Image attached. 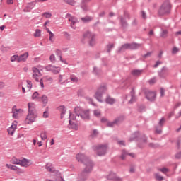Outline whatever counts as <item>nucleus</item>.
<instances>
[{"label": "nucleus", "mask_w": 181, "mask_h": 181, "mask_svg": "<svg viewBox=\"0 0 181 181\" xmlns=\"http://www.w3.org/2000/svg\"><path fill=\"white\" fill-rule=\"evenodd\" d=\"M74 111L77 117H80L82 119H90V110L83 109L80 107H76Z\"/></svg>", "instance_id": "7ed1b4c3"}, {"label": "nucleus", "mask_w": 181, "mask_h": 181, "mask_svg": "<svg viewBox=\"0 0 181 181\" xmlns=\"http://www.w3.org/2000/svg\"><path fill=\"white\" fill-rule=\"evenodd\" d=\"M6 168H8V169H11V170H15L16 172L19 170V168L12 164H6Z\"/></svg>", "instance_id": "5701e85b"}, {"label": "nucleus", "mask_w": 181, "mask_h": 181, "mask_svg": "<svg viewBox=\"0 0 181 181\" xmlns=\"http://www.w3.org/2000/svg\"><path fill=\"white\" fill-rule=\"evenodd\" d=\"M93 74H95V76H98V74H101V69L97 68V66H94L93 67Z\"/></svg>", "instance_id": "cd10ccee"}, {"label": "nucleus", "mask_w": 181, "mask_h": 181, "mask_svg": "<svg viewBox=\"0 0 181 181\" xmlns=\"http://www.w3.org/2000/svg\"><path fill=\"white\" fill-rule=\"evenodd\" d=\"M168 36V30H163L162 33H161V37H166Z\"/></svg>", "instance_id": "864d4df0"}, {"label": "nucleus", "mask_w": 181, "mask_h": 181, "mask_svg": "<svg viewBox=\"0 0 181 181\" xmlns=\"http://www.w3.org/2000/svg\"><path fill=\"white\" fill-rule=\"evenodd\" d=\"M19 111H21V110L16 109V106L13 107V118H15L16 119H18V112H19Z\"/></svg>", "instance_id": "6ab92c4d"}, {"label": "nucleus", "mask_w": 181, "mask_h": 181, "mask_svg": "<svg viewBox=\"0 0 181 181\" xmlns=\"http://www.w3.org/2000/svg\"><path fill=\"white\" fill-rule=\"evenodd\" d=\"M11 163H13V165H20L21 159H18L16 158H13L11 159Z\"/></svg>", "instance_id": "c756f323"}, {"label": "nucleus", "mask_w": 181, "mask_h": 181, "mask_svg": "<svg viewBox=\"0 0 181 181\" xmlns=\"http://www.w3.org/2000/svg\"><path fill=\"white\" fill-rule=\"evenodd\" d=\"M100 121L103 124H107L108 122V119L105 117H102Z\"/></svg>", "instance_id": "bf43d9fd"}, {"label": "nucleus", "mask_w": 181, "mask_h": 181, "mask_svg": "<svg viewBox=\"0 0 181 181\" xmlns=\"http://www.w3.org/2000/svg\"><path fill=\"white\" fill-rule=\"evenodd\" d=\"M93 149L98 156H104L107 153V145L105 144L93 146Z\"/></svg>", "instance_id": "20e7f679"}, {"label": "nucleus", "mask_w": 181, "mask_h": 181, "mask_svg": "<svg viewBox=\"0 0 181 181\" xmlns=\"http://www.w3.org/2000/svg\"><path fill=\"white\" fill-rule=\"evenodd\" d=\"M146 97L149 101H155L156 98V93L152 90H147L146 92Z\"/></svg>", "instance_id": "ddd939ff"}, {"label": "nucleus", "mask_w": 181, "mask_h": 181, "mask_svg": "<svg viewBox=\"0 0 181 181\" xmlns=\"http://www.w3.org/2000/svg\"><path fill=\"white\" fill-rule=\"evenodd\" d=\"M55 181H64L60 172L59 174H55Z\"/></svg>", "instance_id": "c85d7f7f"}, {"label": "nucleus", "mask_w": 181, "mask_h": 181, "mask_svg": "<svg viewBox=\"0 0 181 181\" xmlns=\"http://www.w3.org/2000/svg\"><path fill=\"white\" fill-rule=\"evenodd\" d=\"M64 2H65V4H68V5H71L72 6H74V5H76L75 0H64Z\"/></svg>", "instance_id": "2f4dec72"}, {"label": "nucleus", "mask_w": 181, "mask_h": 181, "mask_svg": "<svg viewBox=\"0 0 181 181\" xmlns=\"http://www.w3.org/2000/svg\"><path fill=\"white\" fill-rule=\"evenodd\" d=\"M32 99L33 100H40V98H39V93L37 91H35L33 93L32 95Z\"/></svg>", "instance_id": "473e14b6"}, {"label": "nucleus", "mask_w": 181, "mask_h": 181, "mask_svg": "<svg viewBox=\"0 0 181 181\" xmlns=\"http://www.w3.org/2000/svg\"><path fill=\"white\" fill-rule=\"evenodd\" d=\"M127 155H128V153H127V151H125V150H123L122 151V156H121V159H122L124 160V159H125V157L127 156Z\"/></svg>", "instance_id": "de8ad7c7"}, {"label": "nucleus", "mask_w": 181, "mask_h": 181, "mask_svg": "<svg viewBox=\"0 0 181 181\" xmlns=\"http://www.w3.org/2000/svg\"><path fill=\"white\" fill-rule=\"evenodd\" d=\"M41 35H42V31L39 29H37L35 30V33H34V37H40Z\"/></svg>", "instance_id": "e433bc0d"}, {"label": "nucleus", "mask_w": 181, "mask_h": 181, "mask_svg": "<svg viewBox=\"0 0 181 181\" xmlns=\"http://www.w3.org/2000/svg\"><path fill=\"white\" fill-rule=\"evenodd\" d=\"M107 179L109 180H114V173H111L108 176H107Z\"/></svg>", "instance_id": "4d7b16f0"}, {"label": "nucleus", "mask_w": 181, "mask_h": 181, "mask_svg": "<svg viewBox=\"0 0 181 181\" xmlns=\"http://www.w3.org/2000/svg\"><path fill=\"white\" fill-rule=\"evenodd\" d=\"M40 138L42 141H46V139H47V132L46 131H42L40 133Z\"/></svg>", "instance_id": "b1692460"}, {"label": "nucleus", "mask_w": 181, "mask_h": 181, "mask_svg": "<svg viewBox=\"0 0 181 181\" xmlns=\"http://www.w3.org/2000/svg\"><path fill=\"white\" fill-rule=\"evenodd\" d=\"M55 54L57 56H58V57H59V59L62 57V50L60 49H57L55 51Z\"/></svg>", "instance_id": "09e8293b"}, {"label": "nucleus", "mask_w": 181, "mask_h": 181, "mask_svg": "<svg viewBox=\"0 0 181 181\" xmlns=\"http://www.w3.org/2000/svg\"><path fill=\"white\" fill-rule=\"evenodd\" d=\"M105 102L106 104H110V105H112V104H114V98H111L110 95H107Z\"/></svg>", "instance_id": "aec40b11"}, {"label": "nucleus", "mask_w": 181, "mask_h": 181, "mask_svg": "<svg viewBox=\"0 0 181 181\" xmlns=\"http://www.w3.org/2000/svg\"><path fill=\"white\" fill-rule=\"evenodd\" d=\"M39 82H40V86L41 88H45V84L43 83V79L41 78L39 81Z\"/></svg>", "instance_id": "e2e57ef3"}, {"label": "nucleus", "mask_w": 181, "mask_h": 181, "mask_svg": "<svg viewBox=\"0 0 181 181\" xmlns=\"http://www.w3.org/2000/svg\"><path fill=\"white\" fill-rule=\"evenodd\" d=\"M35 5H36V1H32L30 3H28L27 5L28 11H32V9H33V8H35Z\"/></svg>", "instance_id": "4be33fe9"}, {"label": "nucleus", "mask_w": 181, "mask_h": 181, "mask_svg": "<svg viewBox=\"0 0 181 181\" xmlns=\"http://www.w3.org/2000/svg\"><path fill=\"white\" fill-rule=\"evenodd\" d=\"M26 83H27V88H28V91H30V90H32V87H33L32 81L27 80Z\"/></svg>", "instance_id": "4c0bfd02"}, {"label": "nucleus", "mask_w": 181, "mask_h": 181, "mask_svg": "<svg viewBox=\"0 0 181 181\" xmlns=\"http://www.w3.org/2000/svg\"><path fill=\"white\" fill-rule=\"evenodd\" d=\"M83 165H85V168L79 175V179H81V181L87 180L88 174L93 172V169L94 168V163L90 158L86 161Z\"/></svg>", "instance_id": "f257e3e1"}, {"label": "nucleus", "mask_w": 181, "mask_h": 181, "mask_svg": "<svg viewBox=\"0 0 181 181\" xmlns=\"http://www.w3.org/2000/svg\"><path fill=\"white\" fill-rule=\"evenodd\" d=\"M112 49H114V44H109L107 46V53H110V52H111V50H112Z\"/></svg>", "instance_id": "a19ab883"}, {"label": "nucleus", "mask_w": 181, "mask_h": 181, "mask_svg": "<svg viewBox=\"0 0 181 181\" xmlns=\"http://www.w3.org/2000/svg\"><path fill=\"white\" fill-rule=\"evenodd\" d=\"M76 159L79 163H85V162H87L90 159L87 156H86L84 153H79L76 154Z\"/></svg>", "instance_id": "9b49d317"}, {"label": "nucleus", "mask_w": 181, "mask_h": 181, "mask_svg": "<svg viewBox=\"0 0 181 181\" xmlns=\"http://www.w3.org/2000/svg\"><path fill=\"white\" fill-rule=\"evenodd\" d=\"M81 8L83 9V11H88V6H87V4H82Z\"/></svg>", "instance_id": "37998d69"}, {"label": "nucleus", "mask_w": 181, "mask_h": 181, "mask_svg": "<svg viewBox=\"0 0 181 181\" xmlns=\"http://www.w3.org/2000/svg\"><path fill=\"white\" fill-rule=\"evenodd\" d=\"M114 181H122V178L118 176H115Z\"/></svg>", "instance_id": "338daca9"}, {"label": "nucleus", "mask_w": 181, "mask_h": 181, "mask_svg": "<svg viewBox=\"0 0 181 181\" xmlns=\"http://www.w3.org/2000/svg\"><path fill=\"white\" fill-rule=\"evenodd\" d=\"M45 169L47 170V172H50V173H54V175H60V172L56 170L50 163H47L45 165Z\"/></svg>", "instance_id": "f8f14e48"}, {"label": "nucleus", "mask_w": 181, "mask_h": 181, "mask_svg": "<svg viewBox=\"0 0 181 181\" xmlns=\"http://www.w3.org/2000/svg\"><path fill=\"white\" fill-rule=\"evenodd\" d=\"M120 21L122 26H123V28H125V26H127V16H124L123 17H121Z\"/></svg>", "instance_id": "a878e982"}, {"label": "nucleus", "mask_w": 181, "mask_h": 181, "mask_svg": "<svg viewBox=\"0 0 181 181\" xmlns=\"http://www.w3.org/2000/svg\"><path fill=\"white\" fill-rule=\"evenodd\" d=\"M53 37H54V34H53V33H50V34H49L50 42H54Z\"/></svg>", "instance_id": "680f3d73"}, {"label": "nucleus", "mask_w": 181, "mask_h": 181, "mask_svg": "<svg viewBox=\"0 0 181 181\" xmlns=\"http://www.w3.org/2000/svg\"><path fill=\"white\" fill-rule=\"evenodd\" d=\"M98 136V130L93 129V132L90 133L91 138H96Z\"/></svg>", "instance_id": "72a5a7b5"}, {"label": "nucleus", "mask_w": 181, "mask_h": 181, "mask_svg": "<svg viewBox=\"0 0 181 181\" xmlns=\"http://www.w3.org/2000/svg\"><path fill=\"white\" fill-rule=\"evenodd\" d=\"M93 114L95 117H100V115H101V111H100L99 110H95L93 111Z\"/></svg>", "instance_id": "49530a36"}, {"label": "nucleus", "mask_w": 181, "mask_h": 181, "mask_svg": "<svg viewBox=\"0 0 181 181\" xmlns=\"http://www.w3.org/2000/svg\"><path fill=\"white\" fill-rule=\"evenodd\" d=\"M28 57H29V52H25L18 57V62H26V60H28Z\"/></svg>", "instance_id": "dca6fc26"}, {"label": "nucleus", "mask_w": 181, "mask_h": 181, "mask_svg": "<svg viewBox=\"0 0 181 181\" xmlns=\"http://www.w3.org/2000/svg\"><path fill=\"white\" fill-rule=\"evenodd\" d=\"M46 71H52V73H53L54 74H59V73H60L62 69L60 68V66H54L53 65H47L45 67Z\"/></svg>", "instance_id": "9d476101"}, {"label": "nucleus", "mask_w": 181, "mask_h": 181, "mask_svg": "<svg viewBox=\"0 0 181 181\" xmlns=\"http://www.w3.org/2000/svg\"><path fill=\"white\" fill-rule=\"evenodd\" d=\"M159 76L163 78H165V77H168V76H169V69L166 67H163L160 71Z\"/></svg>", "instance_id": "2eb2a0df"}, {"label": "nucleus", "mask_w": 181, "mask_h": 181, "mask_svg": "<svg viewBox=\"0 0 181 181\" xmlns=\"http://www.w3.org/2000/svg\"><path fill=\"white\" fill-rule=\"evenodd\" d=\"M117 144H118L119 145H120V146H125V141H117Z\"/></svg>", "instance_id": "0e129e2a"}, {"label": "nucleus", "mask_w": 181, "mask_h": 181, "mask_svg": "<svg viewBox=\"0 0 181 181\" xmlns=\"http://www.w3.org/2000/svg\"><path fill=\"white\" fill-rule=\"evenodd\" d=\"M69 124L71 128H72V129H75L76 131H77V129H78V126H77V124H76V123H74L71 120L69 121Z\"/></svg>", "instance_id": "393cba45"}, {"label": "nucleus", "mask_w": 181, "mask_h": 181, "mask_svg": "<svg viewBox=\"0 0 181 181\" xmlns=\"http://www.w3.org/2000/svg\"><path fill=\"white\" fill-rule=\"evenodd\" d=\"M179 52V48L175 47L173 48V50H172V54H176V53Z\"/></svg>", "instance_id": "603ef678"}, {"label": "nucleus", "mask_w": 181, "mask_h": 181, "mask_svg": "<svg viewBox=\"0 0 181 181\" xmlns=\"http://www.w3.org/2000/svg\"><path fill=\"white\" fill-rule=\"evenodd\" d=\"M131 95H132V98L129 101L130 104H132V103H134V101H135V90L133 89L131 91Z\"/></svg>", "instance_id": "7c9ffc66"}, {"label": "nucleus", "mask_w": 181, "mask_h": 181, "mask_svg": "<svg viewBox=\"0 0 181 181\" xmlns=\"http://www.w3.org/2000/svg\"><path fill=\"white\" fill-rule=\"evenodd\" d=\"M33 74L42 75V73L40 72L39 69L36 67L33 68Z\"/></svg>", "instance_id": "c9c22d12"}, {"label": "nucleus", "mask_w": 181, "mask_h": 181, "mask_svg": "<svg viewBox=\"0 0 181 181\" xmlns=\"http://www.w3.org/2000/svg\"><path fill=\"white\" fill-rule=\"evenodd\" d=\"M86 100L88 101L89 104H92V105H95V104L93 103V99L91 98L87 97Z\"/></svg>", "instance_id": "13d9d810"}, {"label": "nucleus", "mask_w": 181, "mask_h": 181, "mask_svg": "<svg viewBox=\"0 0 181 181\" xmlns=\"http://www.w3.org/2000/svg\"><path fill=\"white\" fill-rule=\"evenodd\" d=\"M45 80H46L47 81H53V78H52V76H47L45 77H44Z\"/></svg>", "instance_id": "6e6d98bb"}, {"label": "nucleus", "mask_w": 181, "mask_h": 181, "mask_svg": "<svg viewBox=\"0 0 181 181\" xmlns=\"http://www.w3.org/2000/svg\"><path fill=\"white\" fill-rule=\"evenodd\" d=\"M49 59H50V62H52V63H56V57L54 56V54H52L49 57Z\"/></svg>", "instance_id": "3c124183"}, {"label": "nucleus", "mask_w": 181, "mask_h": 181, "mask_svg": "<svg viewBox=\"0 0 181 181\" xmlns=\"http://www.w3.org/2000/svg\"><path fill=\"white\" fill-rule=\"evenodd\" d=\"M83 37L90 39L89 41L90 46H94L95 45V35L88 31L83 34Z\"/></svg>", "instance_id": "1a4fd4ad"}, {"label": "nucleus", "mask_w": 181, "mask_h": 181, "mask_svg": "<svg viewBox=\"0 0 181 181\" xmlns=\"http://www.w3.org/2000/svg\"><path fill=\"white\" fill-rule=\"evenodd\" d=\"M132 76H141L142 74V70L134 69L132 71Z\"/></svg>", "instance_id": "bb28decb"}, {"label": "nucleus", "mask_w": 181, "mask_h": 181, "mask_svg": "<svg viewBox=\"0 0 181 181\" xmlns=\"http://www.w3.org/2000/svg\"><path fill=\"white\" fill-rule=\"evenodd\" d=\"M58 110L60 111L61 114H66V107H64V105L59 106Z\"/></svg>", "instance_id": "f704fd0d"}, {"label": "nucleus", "mask_w": 181, "mask_h": 181, "mask_svg": "<svg viewBox=\"0 0 181 181\" xmlns=\"http://www.w3.org/2000/svg\"><path fill=\"white\" fill-rule=\"evenodd\" d=\"M43 118H49V107H46V110L43 112Z\"/></svg>", "instance_id": "58836bf2"}, {"label": "nucleus", "mask_w": 181, "mask_h": 181, "mask_svg": "<svg viewBox=\"0 0 181 181\" xmlns=\"http://www.w3.org/2000/svg\"><path fill=\"white\" fill-rule=\"evenodd\" d=\"M18 59H19V56L13 55L11 57V62H16V60H18Z\"/></svg>", "instance_id": "8fccbe9b"}, {"label": "nucleus", "mask_w": 181, "mask_h": 181, "mask_svg": "<svg viewBox=\"0 0 181 181\" xmlns=\"http://www.w3.org/2000/svg\"><path fill=\"white\" fill-rule=\"evenodd\" d=\"M38 101H41L42 103L43 106L46 107L47 105V103H49V98L46 95H42Z\"/></svg>", "instance_id": "f3484780"}, {"label": "nucleus", "mask_w": 181, "mask_h": 181, "mask_svg": "<svg viewBox=\"0 0 181 181\" xmlns=\"http://www.w3.org/2000/svg\"><path fill=\"white\" fill-rule=\"evenodd\" d=\"M28 114L26 117V120L29 121L28 124H30L32 122H35L36 121V118H37V113L36 112V107L35 103H28Z\"/></svg>", "instance_id": "f03ea898"}, {"label": "nucleus", "mask_w": 181, "mask_h": 181, "mask_svg": "<svg viewBox=\"0 0 181 181\" xmlns=\"http://www.w3.org/2000/svg\"><path fill=\"white\" fill-rule=\"evenodd\" d=\"M82 22L84 23H88V22H91L93 21V17L91 16H85L81 18Z\"/></svg>", "instance_id": "412c9836"}, {"label": "nucleus", "mask_w": 181, "mask_h": 181, "mask_svg": "<svg viewBox=\"0 0 181 181\" xmlns=\"http://www.w3.org/2000/svg\"><path fill=\"white\" fill-rule=\"evenodd\" d=\"M170 13V3L165 1L160 7L159 10L160 15H166V13Z\"/></svg>", "instance_id": "423d86ee"}, {"label": "nucleus", "mask_w": 181, "mask_h": 181, "mask_svg": "<svg viewBox=\"0 0 181 181\" xmlns=\"http://www.w3.org/2000/svg\"><path fill=\"white\" fill-rule=\"evenodd\" d=\"M66 19H68L69 22H71V28L72 29H76V23H78V20L77 19V18H76L74 16H71V14L70 13H67L65 16Z\"/></svg>", "instance_id": "6e6552de"}, {"label": "nucleus", "mask_w": 181, "mask_h": 181, "mask_svg": "<svg viewBox=\"0 0 181 181\" xmlns=\"http://www.w3.org/2000/svg\"><path fill=\"white\" fill-rule=\"evenodd\" d=\"M70 80L74 83H77V81H78V78L74 75H71Z\"/></svg>", "instance_id": "79ce46f5"}, {"label": "nucleus", "mask_w": 181, "mask_h": 181, "mask_svg": "<svg viewBox=\"0 0 181 181\" xmlns=\"http://www.w3.org/2000/svg\"><path fill=\"white\" fill-rule=\"evenodd\" d=\"M42 16H44L45 18H52V13H50L49 12H45V13H42Z\"/></svg>", "instance_id": "a18cd8bd"}, {"label": "nucleus", "mask_w": 181, "mask_h": 181, "mask_svg": "<svg viewBox=\"0 0 181 181\" xmlns=\"http://www.w3.org/2000/svg\"><path fill=\"white\" fill-rule=\"evenodd\" d=\"M16 126V124H12L9 128L7 129L9 135H13V134H15Z\"/></svg>", "instance_id": "a211bd4d"}, {"label": "nucleus", "mask_w": 181, "mask_h": 181, "mask_svg": "<svg viewBox=\"0 0 181 181\" xmlns=\"http://www.w3.org/2000/svg\"><path fill=\"white\" fill-rule=\"evenodd\" d=\"M139 47H142L141 44L132 43V44H124L122 46L121 50H127V49H130L131 50H135L136 49H139Z\"/></svg>", "instance_id": "0eeeda50"}, {"label": "nucleus", "mask_w": 181, "mask_h": 181, "mask_svg": "<svg viewBox=\"0 0 181 181\" xmlns=\"http://www.w3.org/2000/svg\"><path fill=\"white\" fill-rule=\"evenodd\" d=\"M155 83H156V78H152L149 81V84H155Z\"/></svg>", "instance_id": "774afa93"}, {"label": "nucleus", "mask_w": 181, "mask_h": 181, "mask_svg": "<svg viewBox=\"0 0 181 181\" xmlns=\"http://www.w3.org/2000/svg\"><path fill=\"white\" fill-rule=\"evenodd\" d=\"M159 170H160V172H162L163 173H168V172H169V170H168V168H161Z\"/></svg>", "instance_id": "052dcab7"}, {"label": "nucleus", "mask_w": 181, "mask_h": 181, "mask_svg": "<svg viewBox=\"0 0 181 181\" xmlns=\"http://www.w3.org/2000/svg\"><path fill=\"white\" fill-rule=\"evenodd\" d=\"M107 91V85H102L100 86L97 91L95 93V98L97 99L98 101H99V103H103V94H105V92Z\"/></svg>", "instance_id": "39448f33"}, {"label": "nucleus", "mask_w": 181, "mask_h": 181, "mask_svg": "<svg viewBox=\"0 0 181 181\" xmlns=\"http://www.w3.org/2000/svg\"><path fill=\"white\" fill-rule=\"evenodd\" d=\"M32 77L37 83H39V77H42V75L33 74Z\"/></svg>", "instance_id": "ea45409f"}, {"label": "nucleus", "mask_w": 181, "mask_h": 181, "mask_svg": "<svg viewBox=\"0 0 181 181\" xmlns=\"http://www.w3.org/2000/svg\"><path fill=\"white\" fill-rule=\"evenodd\" d=\"M155 177L157 180H163V177H162L159 173H156Z\"/></svg>", "instance_id": "c03bdc74"}, {"label": "nucleus", "mask_w": 181, "mask_h": 181, "mask_svg": "<svg viewBox=\"0 0 181 181\" xmlns=\"http://www.w3.org/2000/svg\"><path fill=\"white\" fill-rule=\"evenodd\" d=\"M30 165H32V161L29 159L22 158L20 160V166H22L23 168H29Z\"/></svg>", "instance_id": "4468645a"}, {"label": "nucleus", "mask_w": 181, "mask_h": 181, "mask_svg": "<svg viewBox=\"0 0 181 181\" xmlns=\"http://www.w3.org/2000/svg\"><path fill=\"white\" fill-rule=\"evenodd\" d=\"M106 125L107 127L112 128V127H114V122L107 121V123H106Z\"/></svg>", "instance_id": "5fc2aeb1"}, {"label": "nucleus", "mask_w": 181, "mask_h": 181, "mask_svg": "<svg viewBox=\"0 0 181 181\" xmlns=\"http://www.w3.org/2000/svg\"><path fill=\"white\" fill-rule=\"evenodd\" d=\"M64 35L66 37V39L70 40V34H69V33L67 32H64L63 33Z\"/></svg>", "instance_id": "69168bd1"}]
</instances>
